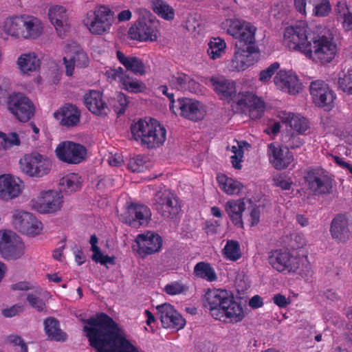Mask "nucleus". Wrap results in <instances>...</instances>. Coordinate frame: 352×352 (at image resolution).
I'll return each mask as SVG.
<instances>
[{"instance_id":"nucleus-1","label":"nucleus","mask_w":352,"mask_h":352,"mask_svg":"<svg viewBox=\"0 0 352 352\" xmlns=\"http://www.w3.org/2000/svg\"><path fill=\"white\" fill-rule=\"evenodd\" d=\"M85 322L90 327L85 326L84 331L97 352H139L126 338L124 329L107 314L100 313Z\"/></svg>"},{"instance_id":"nucleus-2","label":"nucleus","mask_w":352,"mask_h":352,"mask_svg":"<svg viewBox=\"0 0 352 352\" xmlns=\"http://www.w3.org/2000/svg\"><path fill=\"white\" fill-rule=\"evenodd\" d=\"M204 83L211 86L219 98L228 102H232L241 108L249 111L250 117L253 120L260 118L265 110L264 102L250 92L236 94L235 82L223 76H212L206 78Z\"/></svg>"},{"instance_id":"nucleus-3","label":"nucleus","mask_w":352,"mask_h":352,"mask_svg":"<svg viewBox=\"0 0 352 352\" xmlns=\"http://www.w3.org/2000/svg\"><path fill=\"white\" fill-rule=\"evenodd\" d=\"M204 305L208 309L215 320L230 322H241L245 317L241 305L236 302L232 294L226 289H208L204 296Z\"/></svg>"},{"instance_id":"nucleus-4","label":"nucleus","mask_w":352,"mask_h":352,"mask_svg":"<svg viewBox=\"0 0 352 352\" xmlns=\"http://www.w3.org/2000/svg\"><path fill=\"white\" fill-rule=\"evenodd\" d=\"M81 177H60L58 182L60 192L49 190L42 191L31 201L32 208L41 214H50L59 210L63 203L62 192H76L81 187Z\"/></svg>"},{"instance_id":"nucleus-5","label":"nucleus","mask_w":352,"mask_h":352,"mask_svg":"<svg viewBox=\"0 0 352 352\" xmlns=\"http://www.w3.org/2000/svg\"><path fill=\"white\" fill-rule=\"evenodd\" d=\"M133 138L142 146L153 149L161 146L166 139V130L156 120L140 119L131 126Z\"/></svg>"},{"instance_id":"nucleus-6","label":"nucleus","mask_w":352,"mask_h":352,"mask_svg":"<svg viewBox=\"0 0 352 352\" xmlns=\"http://www.w3.org/2000/svg\"><path fill=\"white\" fill-rule=\"evenodd\" d=\"M268 261L277 272L289 274L296 272L307 261V256L300 254L297 249H276L269 252Z\"/></svg>"},{"instance_id":"nucleus-7","label":"nucleus","mask_w":352,"mask_h":352,"mask_svg":"<svg viewBox=\"0 0 352 352\" xmlns=\"http://www.w3.org/2000/svg\"><path fill=\"white\" fill-rule=\"evenodd\" d=\"M337 52V45L333 38L318 36L311 38L305 56L316 63L324 65L333 60Z\"/></svg>"},{"instance_id":"nucleus-8","label":"nucleus","mask_w":352,"mask_h":352,"mask_svg":"<svg viewBox=\"0 0 352 352\" xmlns=\"http://www.w3.org/2000/svg\"><path fill=\"white\" fill-rule=\"evenodd\" d=\"M113 18L114 14L109 8L100 6L87 13L83 23L92 34L102 35L109 32Z\"/></svg>"},{"instance_id":"nucleus-9","label":"nucleus","mask_w":352,"mask_h":352,"mask_svg":"<svg viewBox=\"0 0 352 352\" xmlns=\"http://www.w3.org/2000/svg\"><path fill=\"white\" fill-rule=\"evenodd\" d=\"M311 37L308 36L307 25L300 21L294 25L285 28L284 32L285 45L292 50L299 51L305 54L310 45Z\"/></svg>"},{"instance_id":"nucleus-10","label":"nucleus","mask_w":352,"mask_h":352,"mask_svg":"<svg viewBox=\"0 0 352 352\" xmlns=\"http://www.w3.org/2000/svg\"><path fill=\"white\" fill-rule=\"evenodd\" d=\"M25 254V244L21 239L11 230L0 231V254L6 260L15 261Z\"/></svg>"},{"instance_id":"nucleus-11","label":"nucleus","mask_w":352,"mask_h":352,"mask_svg":"<svg viewBox=\"0 0 352 352\" xmlns=\"http://www.w3.org/2000/svg\"><path fill=\"white\" fill-rule=\"evenodd\" d=\"M132 245L133 252L139 258H144L148 255L159 252L162 247L163 240L157 233L147 231L136 236Z\"/></svg>"},{"instance_id":"nucleus-12","label":"nucleus","mask_w":352,"mask_h":352,"mask_svg":"<svg viewBox=\"0 0 352 352\" xmlns=\"http://www.w3.org/2000/svg\"><path fill=\"white\" fill-rule=\"evenodd\" d=\"M120 219L132 228L146 226L151 219V212L150 208L144 204L127 202L125 210L120 214Z\"/></svg>"},{"instance_id":"nucleus-13","label":"nucleus","mask_w":352,"mask_h":352,"mask_svg":"<svg viewBox=\"0 0 352 352\" xmlns=\"http://www.w3.org/2000/svg\"><path fill=\"white\" fill-rule=\"evenodd\" d=\"M155 208L164 218L173 219L182 210L179 198L168 189L156 192Z\"/></svg>"},{"instance_id":"nucleus-14","label":"nucleus","mask_w":352,"mask_h":352,"mask_svg":"<svg viewBox=\"0 0 352 352\" xmlns=\"http://www.w3.org/2000/svg\"><path fill=\"white\" fill-rule=\"evenodd\" d=\"M8 109L20 122L29 121L35 113L33 102L25 95L14 93L9 96L7 102Z\"/></svg>"},{"instance_id":"nucleus-15","label":"nucleus","mask_w":352,"mask_h":352,"mask_svg":"<svg viewBox=\"0 0 352 352\" xmlns=\"http://www.w3.org/2000/svg\"><path fill=\"white\" fill-rule=\"evenodd\" d=\"M21 168L29 176H43L50 173L52 164L46 156L38 153L26 155L20 160Z\"/></svg>"},{"instance_id":"nucleus-16","label":"nucleus","mask_w":352,"mask_h":352,"mask_svg":"<svg viewBox=\"0 0 352 352\" xmlns=\"http://www.w3.org/2000/svg\"><path fill=\"white\" fill-rule=\"evenodd\" d=\"M170 110L175 115L192 121L200 120L204 118L206 111L204 105L196 100L188 98H179L176 104H171Z\"/></svg>"},{"instance_id":"nucleus-17","label":"nucleus","mask_w":352,"mask_h":352,"mask_svg":"<svg viewBox=\"0 0 352 352\" xmlns=\"http://www.w3.org/2000/svg\"><path fill=\"white\" fill-rule=\"evenodd\" d=\"M57 158L65 163L78 164L83 162L87 156L86 148L72 141H64L58 144L55 149Z\"/></svg>"},{"instance_id":"nucleus-18","label":"nucleus","mask_w":352,"mask_h":352,"mask_svg":"<svg viewBox=\"0 0 352 352\" xmlns=\"http://www.w3.org/2000/svg\"><path fill=\"white\" fill-rule=\"evenodd\" d=\"M157 34V22L150 19L137 20L128 31V36L131 40L140 42L155 41Z\"/></svg>"},{"instance_id":"nucleus-19","label":"nucleus","mask_w":352,"mask_h":352,"mask_svg":"<svg viewBox=\"0 0 352 352\" xmlns=\"http://www.w3.org/2000/svg\"><path fill=\"white\" fill-rule=\"evenodd\" d=\"M227 32L240 43H254L256 28L250 23L238 19H229L226 21Z\"/></svg>"},{"instance_id":"nucleus-20","label":"nucleus","mask_w":352,"mask_h":352,"mask_svg":"<svg viewBox=\"0 0 352 352\" xmlns=\"http://www.w3.org/2000/svg\"><path fill=\"white\" fill-rule=\"evenodd\" d=\"M106 76L111 81L118 80L121 88L129 92L142 93L146 89V85L142 81L131 76L121 67L108 69Z\"/></svg>"},{"instance_id":"nucleus-21","label":"nucleus","mask_w":352,"mask_h":352,"mask_svg":"<svg viewBox=\"0 0 352 352\" xmlns=\"http://www.w3.org/2000/svg\"><path fill=\"white\" fill-rule=\"evenodd\" d=\"M309 91L316 105L327 110L332 109L336 95L324 81L317 80L311 82Z\"/></svg>"},{"instance_id":"nucleus-22","label":"nucleus","mask_w":352,"mask_h":352,"mask_svg":"<svg viewBox=\"0 0 352 352\" xmlns=\"http://www.w3.org/2000/svg\"><path fill=\"white\" fill-rule=\"evenodd\" d=\"M257 52L254 43H246L239 46L236 45V50L231 60L230 68L232 71H243L254 63L253 54Z\"/></svg>"},{"instance_id":"nucleus-23","label":"nucleus","mask_w":352,"mask_h":352,"mask_svg":"<svg viewBox=\"0 0 352 352\" xmlns=\"http://www.w3.org/2000/svg\"><path fill=\"white\" fill-rule=\"evenodd\" d=\"M13 223L19 232L32 236L39 234L43 230L41 221L28 212L19 211L14 214Z\"/></svg>"},{"instance_id":"nucleus-24","label":"nucleus","mask_w":352,"mask_h":352,"mask_svg":"<svg viewBox=\"0 0 352 352\" xmlns=\"http://www.w3.org/2000/svg\"><path fill=\"white\" fill-rule=\"evenodd\" d=\"M65 56L63 58L66 67V74L72 76L75 65L79 67H87L89 64V58L84 50L76 43L66 45Z\"/></svg>"},{"instance_id":"nucleus-25","label":"nucleus","mask_w":352,"mask_h":352,"mask_svg":"<svg viewBox=\"0 0 352 352\" xmlns=\"http://www.w3.org/2000/svg\"><path fill=\"white\" fill-rule=\"evenodd\" d=\"M156 309L163 327L173 328L177 330L184 327L186 320L170 304L164 303L158 305Z\"/></svg>"},{"instance_id":"nucleus-26","label":"nucleus","mask_w":352,"mask_h":352,"mask_svg":"<svg viewBox=\"0 0 352 352\" xmlns=\"http://www.w3.org/2000/svg\"><path fill=\"white\" fill-rule=\"evenodd\" d=\"M23 14H13L0 23V37L4 41L19 40L22 36Z\"/></svg>"},{"instance_id":"nucleus-27","label":"nucleus","mask_w":352,"mask_h":352,"mask_svg":"<svg viewBox=\"0 0 352 352\" xmlns=\"http://www.w3.org/2000/svg\"><path fill=\"white\" fill-rule=\"evenodd\" d=\"M267 155L270 163L277 170L287 168L294 160V156L288 148L283 149L276 143L268 144Z\"/></svg>"},{"instance_id":"nucleus-28","label":"nucleus","mask_w":352,"mask_h":352,"mask_svg":"<svg viewBox=\"0 0 352 352\" xmlns=\"http://www.w3.org/2000/svg\"><path fill=\"white\" fill-rule=\"evenodd\" d=\"M48 16L50 22L55 27L58 36L63 38L69 30L65 8L59 5L50 6L48 10Z\"/></svg>"},{"instance_id":"nucleus-29","label":"nucleus","mask_w":352,"mask_h":352,"mask_svg":"<svg viewBox=\"0 0 352 352\" xmlns=\"http://www.w3.org/2000/svg\"><path fill=\"white\" fill-rule=\"evenodd\" d=\"M274 81L278 89L292 95H296L301 89V83L298 78L290 72L279 71Z\"/></svg>"},{"instance_id":"nucleus-30","label":"nucleus","mask_w":352,"mask_h":352,"mask_svg":"<svg viewBox=\"0 0 352 352\" xmlns=\"http://www.w3.org/2000/svg\"><path fill=\"white\" fill-rule=\"evenodd\" d=\"M43 31L44 24L40 19L32 15L23 14L21 39H37L41 36Z\"/></svg>"},{"instance_id":"nucleus-31","label":"nucleus","mask_w":352,"mask_h":352,"mask_svg":"<svg viewBox=\"0 0 352 352\" xmlns=\"http://www.w3.org/2000/svg\"><path fill=\"white\" fill-rule=\"evenodd\" d=\"M24 187L20 177H0V199L8 200L17 197Z\"/></svg>"},{"instance_id":"nucleus-32","label":"nucleus","mask_w":352,"mask_h":352,"mask_svg":"<svg viewBox=\"0 0 352 352\" xmlns=\"http://www.w3.org/2000/svg\"><path fill=\"white\" fill-rule=\"evenodd\" d=\"M86 107L94 114L99 116H105L110 111L102 94L99 91L91 90L84 96Z\"/></svg>"},{"instance_id":"nucleus-33","label":"nucleus","mask_w":352,"mask_h":352,"mask_svg":"<svg viewBox=\"0 0 352 352\" xmlns=\"http://www.w3.org/2000/svg\"><path fill=\"white\" fill-rule=\"evenodd\" d=\"M278 118L283 123L288 124L298 135H306L310 128L308 120L300 114L280 111Z\"/></svg>"},{"instance_id":"nucleus-34","label":"nucleus","mask_w":352,"mask_h":352,"mask_svg":"<svg viewBox=\"0 0 352 352\" xmlns=\"http://www.w3.org/2000/svg\"><path fill=\"white\" fill-rule=\"evenodd\" d=\"M330 232L333 239L336 241H347L351 234L347 217L344 214H337L331 221Z\"/></svg>"},{"instance_id":"nucleus-35","label":"nucleus","mask_w":352,"mask_h":352,"mask_svg":"<svg viewBox=\"0 0 352 352\" xmlns=\"http://www.w3.org/2000/svg\"><path fill=\"white\" fill-rule=\"evenodd\" d=\"M169 85L178 91L197 93L199 91V84L190 76L177 72L169 78Z\"/></svg>"},{"instance_id":"nucleus-36","label":"nucleus","mask_w":352,"mask_h":352,"mask_svg":"<svg viewBox=\"0 0 352 352\" xmlns=\"http://www.w3.org/2000/svg\"><path fill=\"white\" fill-rule=\"evenodd\" d=\"M54 116L63 126L73 127L80 122V112L78 108L72 104H67L55 111Z\"/></svg>"},{"instance_id":"nucleus-37","label":"nucleus","mask_w":352,"mask_h":352,"mask_svg":"<svg viewBox=\"0 0 352 352\" xmlns=\"http://www.w3.org/2000/svg\"><path fill=\"white\" fill-rule=\"evenodd\" d=\"M40 59L34 52L21 54L17 58L16 65L23 74L30 75L40 67Z\"/></svg>"},{"instance_id":"nucleus-38","label":"nucleus","mask_w":352,"mask_h":352,"mask_svg":"<svg viewBox=\"0 0 352 352\" xmlns=\"http://www.w3.org/2000/svg\"><path fill=\"white\" fill-rule=\"evenodd\" d=\"M117 58L124 67L138 76H144L146 74L148 66L142 59L133 56H125L123 53L117 52Z\"/></svg>"},{"instance_id":"nucleus-39","label":"nucleus","mask_w":352,"mask_h":352,"mask_svg":"<svg viewBox=\"0 0 352 352\" xmlns=\"http://www.w3.org/2000/svg\"><path fill=\"white\" fill-rule=\"evenodd\" d=\"M245 204L241 199L229 200L226 204V211L232 223L239 228H243V212Z\"/></svg>"},{"instance_id":"nucleus-40","label":"nucleus","mask_w":352,"mask_h":352,"mask_svg":"<svg viewBox=\"0 0 352 352\" xmlns=\"http://www.w3.org/2000/svg\"><path fill=\"white\" fill-rule=\"evenodd\" d=\"M43 324L49 340L56 342H65L67 340V333L60 328V323L57 319L53 317L47 318L44 320Z\"/></svg>"},{"instance_id":"nucleus-41","label":"nucleus","mask_w":352,"mask_h":352,"mask_svg":"<svg viewBox=\"0 0 352 352\" xmlns=\"http://www.w3.org/2000/svg\"><path fill=\"white\" fill-rule=\"evenodd\" d=\"M309 188L315 195L329 193L332 188L331 177H305Z\"/></svg>"},{"instance_id":"nucleus-42","label":"nucleus","mask_w":352,"mask_h":352,"mask_svg":"<svg viewBox=\"0 0 352 352\" xmlns=\"http://www.w3.org/2000/svg\"><path fill=\"white\" fill-rule=\"evenodd\" d=\"M193 274L195 277L208 282H213L217 278L214 268L210 263L204 261L199 262L195 265Z\"/></svg>"},{"instance_id":"nucleus-43","label":"nucleus","mask_w":352,"mask_h":352,"mask_svg":"<svg viewBox=\"0 0 352 352\" xmlns=\"http://www.w3.org/2000/svg\"><path fill=\"white\" fill-rule=\"evenodd\" d=\"M219 188L228 195H239L243 184L234 177H217Z\"/></svg>"},{"instance_id":"nucleus-44","label":"nucleus","mask_w":352,"mask_h":352,"mask_svg":"<svg viewBox=\"0 0 352 352\" xmlns=\"http://www.w3.org/2000/svg\"><path fill=\"white\" fill-rule=\"evenodd\" d=\"M250 144L245 141H234V144L231 146L230 151L233 153L231 155V163L232 166L236 169L241 168V162L243 157L244 150L248 149Z\"/></svg>"},{"instance_id":"nucleus-45","label":"nucleus","mask_w":352,"mask_h":352,"mask_svg":"<svg viewBox=\"0 0 352 352\" xmlns=\"http://www.w3.org/2000/svg\"><path fill=\"white\" fill-rule=\"evenodd\" d=\"M222 254L227 260L238 261L242 256L239 243L235 240H228L222 250Z\"/></svg>"},{"instance_id":"nucleus-46","label":"nucleus","mask_w":352,"mask_h":352,"mask_svg":"<svg viewBox=\"0 0 352 352\" xmlns=\"http://www.w3.org/2000/svg\"><path fill=\"white\" fill-rule=\"evenodd\" d=\"M226 48V43L224 40L219 37L213 38L208 43L207 53L211 59L215 60L225 53Z\"/></svg>"},{"instance_id":"nucleus-47","label":"nucleus","mask_w":352,"mask_h":352,"mask_svg":"<svg viewBox=\"0 0 352 352\" xmlns=\"http://www.w3.org/2000/svg\"><path fill=\"white\" fill-rule=\"evenodd\" d=\"M152 8L159 16L164 19L171 20L174 18L173 8L163 0H153Z\"/></svg>"},{"instance_id":"nucleus-48","label":"nucleus","mask_w":352,"mask_h":352,"mask_svg":"<svg viewBox=\"0 0 352 352\" xmlns=\"http://www.w3.org/2000/svg\"><path fill=\"white\" fill-rule=\"evenodd\" d=\"M188 290V287L181 281H173L165 285L164 291L168 295L175 296L185 294Z\"/></svg>"},{"instance_id":"nucleus-49","label":"nucleus","mask_w":352,"mask_h":352,"mask_svg":"<svg viewBox=\"0 0 352 352\" xmlns=\"http://www.w3.org/2000/svg\"><path fill=\"white\" fill-rule=\"evenodd\" d=\"M338 84L343 91L352 94V66L339 78Z\"/></svg>"},{"instance_id":"nucleus-50","label":"nucleus","mask_w":352,"mask_h":352,"mask_svg":"<svg viewBox=\"0 0 352 352\" xmlns=\"http://www.w3.org/2000/svg\"><path fill=\"white\" fill-rule=\"evenodd\" d=\"M331 6L328 0H317L314 3L313 14L317 16H324L329 14Z\"/></svg>"},{"instance_id":"nucleus-51","label":"nucleus","mask_w":352,"mask_h":352,"mask_svg":"<svg viewBox=\"0 0 352 352\" xmlns=\"http://www.w3.org/2000/svg\"><path fill=\"white\" fill-rule=\"evenodd\" d=\"M279 63L275 62L272 63L270 66H269L267 68L262 70L258 75L259 80L264 83L269 82L272 76L279 68Z\"/></svg>"},{"instance_id":"nucleus-52","label":"nucleus","mask_w":352,"mask_h":352,"mask_svg":"<svg viewBox=\"0 0 352 352\" xmlns=\"http://www.w3.org/2000/svg\"><path fill=\"white\" fill-rule=\"evenodd\" d=\"M144 157L141 155H138L129 160L127 164V169L132 173H140L144 168Z\"/></svg>"},{"instance_id":"nucleus-53","label":"nucleus","mask_w":352,"mask_h":352,"mask_svg":"<svg viewBox=\"0 0 352 352\" xmlns=\"http://www.w3.org/2000/svg\"><path fill=\"white\" fill-rule=\"evenodd\" d=\"M27 300L30 305L36 309L38 312L43 311L46 307L44 301L35 294H28L27 296Z\"/></svg>"},{"instance_id":"nucleus-54","label":"nucleus","mask_w":352,"mask_h":352,"mask_svg":"<svg viewBox=\"0 0 352 352\" xmlns=\"http://www.w3.org/2000/svg\"><path fill=\"white\" fill-rule=\"evenodd\" d=\"M316 0H294L296 10L302 15H306L307 10L313 8Z\"/></svg>"},{"instance_id":"nucleus-55","label":"nucleus","mask_w":352,"mask_h":352,"mask_svg":"<svg viewBox=\"0 0 352 352\" xmlns=\"http://www.w3.org/2000/svg\"><path fill=\"white\" fill-rule=\"evenodd\" d=\"M0 138H1L5 143V145L3 146L4 148L6 149V147L8 146L12 145H19L20 144V140L19 138V135L16 133H10L8 135L3 132H0Z\"/></svg>"},{"instance_id":"nucleus-56","label":"nucleus","mask_w":352,"mask_h":352,"mask_svg":"<svg viewBox=\"0 0 352 352\" xmlns=\"http://www.w3.org/2000/svg\"><path fill=\"white\" fill-rule=\"evenodd\" d=\"M275 184L283 190H289L293 182L291 177H274Z\"/></svg>"},{"instance_id":"nucleus-57","label":"nucleus","mask_w":352,"mask_h":352,"mask_svg":"<svg viewBox=\"0 0 352 352\" xmlns=\"http://www.w3.org/2000/svg\"><path fill=\"white\" fill-rule=\"evenodd\" d=\"M108 163L111 166L120 167L124 163L123 156L118 153L111 154L108 158Z\"/></svg>"},{"instance_id":"nucleus-58","label":"nucleus","mask_w":352,"mask_h":352,"mask_svg":"<svg viewBox=\"0 0 352 352\" xmlns=\"http://www.w3.org/2000/svg\"><path fill=\"white\" fill-rule=\"evenodd\" d=\"M23 306L15 305L10 308L3 309L2 314L6 318H10L17 315L19 313L23 311Z\"/></svg>"},{"instance_id":"nucleus-59","label":"nucleus","mask_w":352,"mask_h":352,"mask_svg":"<svg viewBox=\"0 0 352 352\" xmlns=\"http://www.w3.org/2000/svg\"><path fill=\"white\" fill-rule=\"evenodd\" d=\"M272 300L273 302L280 308L286 307L290 303V300L280 294L274 295Z\"/></svg>"},{"instance_id":"nucleus-60","label":"nucleus","mask_w":352,"mask_h":352,"mask_svg":"<svg viewBox=\"0 0 352 352\" xmlns=\"http://www.w3.org/2000/svg\"><path fill=\"white\" fill-rule=\"evenodd\" d=\"M285 143L287 144L288 147L291 148H295L302 145V141L299 137L292 134L288 137V140L285 141Z\"/></svg>"},{"instance_id":"nucleus-61","label":"nucleus","mask_w":352,"mask_h":352,"mask_svg":"<svg viewBox=\"0 0 352 352\" xmlns=\"http://www.w3.org/2000/svg\"><path fill=\"white\" fill-rule=\"evenodd\" d=\"M336 12L339 17L342 19L344 18L346 16L351 13L345 2H339L337 4Z\"/></svg>"},{"instance_id":"nucleus-62","label":"nucleus","mask_w":352,"mask_h":352,"mask_svg":"<svg viewBox=\"0 0 352 352\" xmlns=\"http://www.w3.org/2000/svg\"><path fill=\"white\" fill-rule=\"evenodd\" d=\"M261 211L258 207L255 206L252 208L250 212V226H254L257 225L260 221Z\"/></svg>"},{"instance_id":"nucleus-63","label":"nucleus","mask_w":352,"mask_h":352,"mask_svg":"<svg viewBox=\"0 0 352 352\" xmlns=\"http://www.w3.org/2000/svg\"><path fill=\"white\" fill-rule=\"evenodd\" d=\"M8 340L10 343L12 344L14 346H20L21 351L24 350L25 348H28L26 344L24 342L23 340L18 336H10L8 338Z\"/></svg>"},{"instance_id":"nucleus-64","label":"nucleus","mask_w":352,"mask_h":352,"mask_svg":"<svg viewBox=\"0 0 352 352\" xmlns=\"http://www.w3.org/2000/svg\"><path fill=\"white\" fill-rule=\"evenodd\" d=\"M334 162L341 168L346 169L352 174V165L345 162L342 158L338 156H333Z\"/></svg>"}]
</instances>
